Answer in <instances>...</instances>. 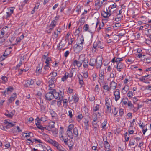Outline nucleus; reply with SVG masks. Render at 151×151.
Returning a JSON list of instances; mask_svg holds the SVG:
<instances>
[{"label":"nucleus","mask_w":151,"mask_h":151,"mask_svg":"<svg viewBox=\"0 0 151 151\" xmlns=\"http://www.w3.org/2000/svg\"><path fill=\"white\" fill-rule=\"evenodd\" d=\"M66 132L69 137L71 139L73 138V135L76 137L78 136V129L76 127L74 128V125L73 124H71L68 126Z\"/></svg>","instance_id":"obj_1"},{"label":"nucleus","mask_w":151,"mask_h":151,"mask_svg":"<svg viewBox=\"0 0 151 151\" xmlns=\"http://www.w3.org/2000/svg\"><path fill=\"white\" fill-rule=\"evenodd\" d=\"M84 43V40L83 38H80L78 43L75 44L74 46V49L77 52L81 51L83 48V44Z\"/></svg>","instance_id":"obj_2"},{"label":"nucleus","mask_w":151,"mask_h":151,"mask_svg":"<svg viewBox=\"0 0 151 151\" xmlns=\"http://www.w3.org/2000/svg\"><path fill=\"white\" fill-rule=\"evenodd\" d=\"M53 94V98H55V99L58 98V100H62L63 99V95L64 93L61 91H60L59 92H56L54 89H53L52 91Z\"/></svg>","instance_id":"obj_3"},{"label":"nucleus","mask_w":151,"mask_h":151,"mask_svg":"<svg viewBox=\"0 0 151 151\" xmlns=\"http://www.w3.org/2000/svg\"><path fill=\"white\" fill-rule=\"evenodd\" d=\"M99 48L100 49L103 48L102 44L99 41L95 42L94 43L93 45V48L92 49L93 52H96V50H98L97 49Z\"/></svg>","instance_id":"obj_4"},{"label":"nucleus","mask_w":151,"mask_h":151,"mask_svg":"<svg viewBox=\"0 0 151 151\" xmlns=\"http://www.w3.org/2000/svg\"><path fill=\"white\" fill-rule=\"evenodd\" d=\"M116 4L114 3L113 4L110 5L109 6L108 10L111 14L116 12Z\"/></svg>","instance_id":"obj_5"},{"label":"nucleus","mask_w":151,"mask_h":151,"mask_svg":"<svg viewBox=\"0 0 151 151\" xmlns=\"http://www.w3.org/2000/svg\"><path fill=\"white\" fill-rule=\"evenodd\" d=\"M57 24V23H56V21L54 20H52L50 25L48 26V28H49L48 30L47 31L48 33H50L51 31L53 29Z\"/></svg>","instance_id":"obj_6"},{"label":"nucleus","mask_w":151,"mask_h":151,"mask_svg":"<svg viewBox=\"0 0 151 151\" xmlns=\"http://www.w3.org/2000/svg\"><path fill=\"white\" fill-rule=\"evenodd\" d=\"M79 98L76 94L71 96H70L69 98V101L70 103H76L78 101Z\"/></svg>","instance_id":"obj_7"},{"label":"nucleus","mask_w":151,"mask_h":151,"mask_svg":"<svg viewBox=\"0 0 151 151\" xmlns=\"http://www.w3.org/2000/svg\"><path fill=\"white\" fill-rule=\"evenodd\" d=\"M56 79L55 78H51L48 81L49 86V88L50 89L53 88L55 87V82Z\"/></svg>","instance_id":"obj_8"},{"label":"nucleus","mask_w":151,"mask_h":151,"mask_svg":"<svg viewBox=\"0 0 151 151\" xmlns=\"http://www.w3.org/2000/svg\"><path fill=\"white\" fill-rule=\"evenodd\" d=\"M52 91L47 92L45 95V99L48 101H50L53 99Z\"/></svg>","instance_id":"obj_9"},{"label":"nucleus","mask_w":151,"mask_h":151,"mask_svg":"<svg viewBox=\"0 0 151 151\" xmlns=\"http://www.w3.org/2000/svg\"><path fill=\"white\" fill-rule=\"evenodd\" d=\"M4 123L6 125L4 129L6 128V129H7L8 128H10L14 126L15 125L16 123L15 122H10L7 120H5L4 121Z\"/></svg>","instance_id":"obj_10"},{"label":"nucleus","mask_w":151,"mask_h":151,"mask_svg":"<svg viewBox=\"0 0 151 151\" xmlns=\"http://www.w3.org/2000/svg\"><path fill=\"white\" fill-rule=\"evenodd\" d=\"M114 95L115 96V101H117L120 97L119 90L118 89H116L114 93Z\"/></svg>","instance_id":"obj_11"},{"label":"nucleus","mask_w":151,"mask_h":151,"mask_svg":"<svg viewBox=\"0 0 151 151\" xmlns=\"http://www.w3.org/2000/svg\"><path fill=\"white\" fill-rule=\"evenodd\" d=\"M102 58H101L98 60H96V68L97 69H100L102 65Z\"/></svg>","instance_id":"obj_12"},{"label":"nucleus","mask_w":151,"mask_h":151,"mask_svg":"<svg viewBox=\"0 0 151 151\" xmlns=\"http://www.w3.org/2000/svg\"><path fill=\"white\" fill-rule=\"evenodd\" d=\"M125 66L123 63H117V69L119 72L122 71V70L125 67Z\"/></svg>","instance_id":"obj_13"},{"label":"nucleus","mask_w":151,"mask_h":151,"mask_svg":"<svg viewBox=\"0 0 151 151\" xmlns=\"http://www.w3.org/2000/svg\"><path fill=\"white\" fill-rule=\"evenodd\" d=\"M37 122L36 123V125L38 128L39 129L42 130L44 129V128L40 124V120L39 118L37 117L35 119Z\"/></svg>","instance_id":"obj_14"},{"label":"nucleus","mask_w":151,"mask_h":151,"mask_svg":"<svg viewBox=\"0 0 151 151\" xmlns=\"http://www.w3.org/2000/svg\"><path fill=\"white\" fill-rule=\"evenodd\" d=\"M111 14L108 11V10H106V12L104 11L101 13V15L104 18H107L109 17L111 15Z\"/></svg>","instance_id":"obj_15"},{"label":"nucleus","mask_w":151,"mask_h":151,"mask_svg":"<svg viewBox=\"0 0 151 151\" xmlns=\"http://www.w3.org/2000/svg\"><path fill=\"white\" fill-rule=\"evenodd\" d=\"M117 85V83L113 81L111 82L109 86L110 90H114L115 89Z\"/></svg>","instance_id":"obj_16"},{"label":"nucleus","mask_w":151,"mask_h":151,"mask_svg":"<svg viewBox=\"0 0 151 151\" xmlns=\"http://www.w3.org/2000/svg\"><path fill=\"white\" fill-rule=\"evenodd\" d=\"M72 65L75 67L76 66L78 68H79L81 66L82 64L79 61L75 60L73 61Z\"/></svg>","instance_id":"obj_17"},{"label":"nucleus","mask_w":151,"mask_h":151,"mask_svg":"<svg viewBox=\"0 0 151 151\" xmlns=\"http://www.w3.org/2000/svg\"><path fill=\"white\" fill-rule=\"evenodd\" d=\"M42 65L41 64H39L38 66L37 67L36 72L38 74H39L41 73L42 72Z\"/></svg>","instance_id":"obj_18"},{"label":"nucleus","mask_w":151,"mask_h":151,"mask_svg":"<svg viewBox=\"0 0 151 151\" xmlns=\"http://www.w3.org/2000/svg\"><path fill=\"white\" fill-rule=\"evenodd\" d=\"M78 78L79 83L81 86H82L84 84V83L83 81V77L80 74L78 76Z\"/></svg>","instance_id":"obj_19"},{"label":"nucleus","mask_w":151,"mask_h":151,"mask_svg":"<svg viewBox=\"0 0 151 151\" xmlns=\"http://www.w3.org/2000/svg\"><path fill=\"white\" fill-rule=\"evenodd\" d=\"M13 88L12 87L10 86L6 88V90L5 91H4L2 92V93H4L5 95V93L6 92V93L8 94L9 93H11L13 91Z\"/></svg>","instance_id":"obj_20"},{"label":"nucleus","mask_w":151,"mask_h":151,"mask_svg":"<svg viewBox=\"0 0 151 151\" xmlns=\"http://www.w3.org/2000/svg\"><path fill=\"white\" fill-rule=\"evenodd\" d=\"M8 28L6 27H4L1 30V35H0V38H3L4 36L5 32H6V31L7 29Z\"/></svg>","instance_id":"obj_21"},{"label":"nucleus","mask_w":151,"mask_h":151,"mask_svg":"<svg viewBox=\"0 0 151 151\" xmlns=\"http://www.w3.org/2000/svg\"><path fill=\"white\" fill-rule=\"evenodd\" d=\"M106 101V106L109 107V106H111V99L109 98H106L105 99Z\"/></svg>","instance_id":"obj_22"},{"label":"nucleus","mask_w":151,"mask_h":151,"mask_svg":"<svg viewBox=\"0 0 151 151\" xmlns=\"http://www.w3.org/2000/svg\"><path fill=\"white\" fill-rule=\"evenodd\" d=\"M34 83V81L33 80L31 79L28 80L26 82L25 86L26 87H28L31 85L33 84Z\"/></svg>","instance_id":"obj_23"},{"label":"nucleus","mask_w":151,"mask_h":151,"mask_svg":"<svg viewBox=\"0 0 151 151\" xmlns=\"http://www.w3.org/2000/svg\"><path fill=\"white\" fill-rule=\"evenodd\" d=\"M96 60L94 58H91L89 62V64L91 66H94L95 64Z\"/></svg>","instance_id":"obj_24"},{"label":"nucleus","mask_w":151,"mask_h":151,"mask_svg":"<svg viewBox=\"0 0 151 151\" xmlns=\"http://www.w3.org/2000/svg\"><path fill=\"white\" fill-rule=\"evenodd\" d=\"M85 120L84 121V124L85 125V129L87 130H88L89 129V121L86 119H85Z\"/></svg>","instance_id":"obj_25"},{"label":"nucleus","mask_w":151,"mask_h":151,"mask_svg":"<svg viewBox=\"0 0 151 151\" xmlns=\"http://www.w3.org/2000/svg\"><path fill=\"white\" fill-rule=\"evenodd\" d=\"M53 145L58 150H61V149H63L62 147L56 142Z\"/></svg>","instance_id":"obj_26"},{"label":"nucleus","mask_w":151,"mask_h":151,"mask_svg":"<svg viewBox=\"0 0 151 151\" xmlns=\"http://www.w3.org/2000/svg\"><path fill=\"white\" fill-rule=\"evenodd\" d=\"M102 125V128L103 129H106V126L107 124V121L106 119H105L103 122H101Z\"/></svg>","instance_id":"obj_27"},{"label":"nucleus","mask_w":151,"mask_h":151,"mask_svg":"<svg viewBox=\"0 0 151 151\" xmlns=\"http://www.w3.org/2000/svg\"><path fill=\"white\" fill-rule=\"evenodd\" d=\"M83 29L85 31H88L92 33L91 30H89V25L88 24H86L84 25Z\"/></svg>","instance_id":"obj_28"},{"label":"nucleus","mask_w":151,"mask_h":151,"mask_svg":"<svg viewBox=\"0 0 151 151\" xmlns=\"http://www.w3.org/2000/svg\"><path fill=\"white\" fill-rule=\"evenodd\" d=\"M50 65H46L44 66V69L45 70V71H44V72H43L44 74H46L47 73V71H48L50 68Z\"/></svg>","instance_id":"obj_29"},{"label":"nucleus","mask_w":151,"mask_h":151,"mask_svg":"<svg viewBox=\"0 0 151 151\" xmlns=\"http://www.w3.org/2000/svg\"><path fill=\"white\" fill-rule=\"evenodd\" d=\"M39 5V4L38 3L36 4L35 6L34 7L33 10L31 12V14H33L35 13V12L37 10L38 8Z\"/></svg>","instance_id":"obj_30"},{"label":"nucleus","mask_w":151,"mask_h":151,"mask_svg":"<svg viewBox=\"0 0 151 151\" xmlns=\"http://www.w3.org/2000/svg\"><path fill=\"white\" fill-rule=\"evenodd\" d=\"M68 77H69L68 76V73H65L64 75L61 78V81H62L64 82L68 78Z\"/></svg>","instance_id":"obj_31"},{"label":"nucleus","mask_w":151,"mask_h":151,"mask_svg":"<svg viewBox=\"0 0 151 151\" xmlns=\"http://www.w3.org/2000/svg\"><path fill=\"white\" fill-rule=\"evenodd\" d=\"M100 91V88L98 85H96L94 89V91L95 94H98Z\"/></svg>","instance_id":"obj_32"},{"label":"nucleus","mask_w":151,"mask_h":151,"mask_svg":"<svg viewBox=\"0 0 151 151\" xmlns=\"http://www.w3.org/2000/svg\"><path fill=\"white\" fill-rule=\"evenodd\" d=\"M75 69V68H72L70 71V73H68V76L69 77L71 78L72 77Z\"/></svg>","instance_id":"obj_33"},{"label":"nucleus","mask_w":151,"mask_h":151,"mask_svg":"<svg viewBox=\"0 0 151 151\" xmlns=\"http://www.w3.org/2000/svg\"><path fill=\"white\" fill-rule=\"evenodd\" d=\"M57 73L56 72H53L50 73V74L48 76V78H50V76L51 78H55L57 76Z\"/></svg>","instance_id":"obj_34"},{"label":"nucleus","mask_w":151,"mask_h":151,"mask_svg":"<svg viewBox=\"0 0 151 151\" xmlns=\"http://www.w3.org/2000/svg\"><path fill=\"white\" fill-rule=\"evenodd\" d=\"M134 93L131 91H129L127 93V96L130 99H131L133 96Z\"/></svg>","instance_id":"obj_35"},{"label":"nucleus","mask_w":151,"mask_h":151,"mask_svg":"<svg viewBox=\"0 0 151 151\" xmlns=\"http://www.w3.org/2000/svg\"><path fill=\"white\" fill-rule=\"evenodd\" d=\"M25 134V137H26L27 139L28 137H32L33 136V134L32 132L27 133Z\"/></svg>","instance_id":"obj_36"},{"label":"nucleus","mask_w":151,"mask_h":151,"mask_svg":"<svg viewBox=\"0 0 151 151\" xmlns=\"http://www.w3.org/2000/svg\"><path fill=\"white\" fill-rule=\"evenodd\" d=\"M88 60H85V58L83 60V66L84 68H87L88 67Z\"/></svg>","instance_id":"obj_37"},{"label":"nucleus","mask_w":151,"mask_h":151,"mask_svg":"<svg viewBox=\"0 0 151 151\" xmlns=\"http://www.w3.org/2000/svg\"><path fill=\"white\" fill-rule=\"evenodd\" d=\"M129 88V86L127 85L125 86L122 89V92L124 93H126L127 91L128 90Z\"/></svg>","instance_id":"obj_38"},{"label":"nucleus","mask_w":151,"mask_h":151,"mask_svg":"<svg viewBox=\"0 0 151 151\" xmlns=\"http://www.w3.org/2000/svg\"><path fill=\"white\" fill-rule=\"evenodd\" d=\"M92 118L93 119V121L94 122H97L98 121L97 116L96 113L93 114Z\"/></svg>","instance_id":"obj_39"},{"label":"nucleus","mask_w":151,"mask_h":151,"mask_svg":"<svg viewBox=\"0 0 151 151\" xmlns=\"http://www.w3.org/2000/svg\"><path fill=\"white\" fill-rule=\"evenodd\" d=\"M128 99L127 97L123 98L122 99V102L124 105H126L128 102Z\"/></svg>","instance_id":"obj_40"},{"label":"nucleus","mask_w":151,"mask_h":151,"mask_svg":"<svg viewBox=\"0 0 151 151\" xmlns=\"http://www.w3.org/2000/svg\"><path fill=\"white\" fill-rule=\"evenodd\" d=\"M16 93H15V95H16ZM16 98V95L14 96L11 97L8 100L9 103H11L12 101H13Z\"/></svg>","instance_id":"obj_41"},{"label":"nucleus","mask_w":151,"mask_h":151,"mask_svg":"<svg viewBox=\"0 0 151 151\" xmlns=\"http://www.w3.org/2000/svg\"><path fill=\"white\" fill-rule=\"evenodd\" d=\"M103 88L106 90V91H108L110 90V87H109L107 85L105 84L103 86Z\"/></svg>","instance_id":"obj_42"},{"label":"nucleus","mask_w":151,"mask_h":151,"mask_svg":"<svg viewBox=\"0 0 151 151\" xmlns=\"http://www.w3.org/2000/svg\"><path fill=\"white\" fill-rule=\"evenodd\" d=\"M127 104L128 106L130 109L134 107L133 104L132 103L131 101H128Z\"/></svg>","instance_id":"obj_43"},{"label":"nucleus","mask_w":151,"mask_h":151,"mask_svg":"<svg viewBox=\"0 0 151 151\" xmlns=\"http://www.w3.org/2000/svg\"><path fill=\"white\" fill-rule=\"evenodd\" d=\"M104 145L106 148L109 149V147H110V145L107 141H104Z\"/></svg>","instance_id":"obj_44"},{"label":"nucleus","mask_w":151,"mask_h":151,"mask_svg":"<svg viewBox=\"0 0 151 151\" xmlns=\"http://www.w3.org/2000/svg\"><path fill=\"white\" fill-rule=\"evenodd\" d=\"M63 130L60 131L59 132V137L61 140H62L64 136H63Z\"/></svg>","instance_id":"obj_45"},{"label":"nucleus","mask_w":151,"mask_h":151,"mask_svg":"<svg viewBox=\"0 0 151 151\" xmlns=\"http://www.w3.org/2000/svg\"><path fill=\"white\" fill-rule=\"evenodd\" d=\"M97 122L98 121L94 122V121H93L92 122V125L94 128H96L98 126V125L97 124Z\"/></svg>","instance_id":"obj_46"},{"label":"nucleus","mask_w":151,"mask_h":151,"mask_svg":"<svg viewBox=\"0 0 151 151\" xmlns=\"http://www.w3.org/2000/svg\"><path fill=\"white\" fill-rule=\"evenodd\" d=\"M51 132L52 134L55 137H57L58 134V131L56 129H55L54 130H52Z\"/></svg>","instance_id":"obj_47"},{"label":"nucleus","mask_w":151,"mask_h":151,"mask_svg":"<svg viewBox=\"0 0 151 151\" xmlns=\"http://www.w3.org/2000/svg\"><path fill=\"white\" fill-rule=\"evenodd\" d=\"M51 61V59L50 57H48L46 60L45 63H46V65H50V61Z\"/></svg>","instance_id":"obj_48"},{"label":"nucleus","mask_w":151,"mask_h":151,"mask_svg":"<svg viewBox=\"0 0 151 151\" xmlns=\"http://www.w3.org/2000/svg\"><path fill=\"white\" fill-rule=\"evenodd\" d=\"M55 122L53 121H51L49 122L48 125L50 126L52 128L55 127Z\"/></svg>","instance_id":"obj_49"},{"label":"nucleus","mask_w":151,"mask_h":151,"mask_svg":"<svg viewBox=\"0 0 151 151\" xmlns=\"http://www.w3.org/2000/svg\"><path fill=\"white\" fill-rule=\"evenodd\" d=\"M99 79L101 82L103 81L104 79V75L99 74Z\"/></svg>","instance_id":"obj_50"},{"label":"nucleus","mask_w":151,"mask_h":151,"mask_svg":"<svg viewBox=\"0 0 151 151\" xmlns=\"http://www.w3.org/2000/svg\"><path fill=\"white\" fill-rule=\"evenodd\" d=\"M99 108V106L98 104H96L95 107L93 109V111L96 112L98 111Z\"/></svg>","instance_id":"obj_51"},{"label":"nucleus","mask_w":151,"mask_h":151,"mask_svg":"<svg viewBox=\"0 0 151 151\" xmlns=\"http://www.w3.org/2000/svg\"><path fill=\"white\" fill-rule=\"evenodd\" d=\"M32 142H38V143H42V141L40 139H32Z\"/></svg>","instance_id":"obj_52"},{"label":"nucleus","mask_w":151,"mask_h":151,"mask_svg":"<svg viewBox=\"0 0 151 151\" xmlns=\"http://www.w3.org/2000/svg\"><path fill=\"white\" fill-rule=\"evenodd\" d=\"M63 106L65 107H66L68 106V100L66 99H64L63 101Z\"/></svg>","instance_id":"obj_53"},{"label":"nucleus","mask_w":151,"mask_h":151,"mask_svg":"<svg viewBox=\"0 0 151 151\" xmlns=\"http://www.w3.org/2000/svg\"><path fill=\"white\" fill-rule=\"evenodd\" d=\"M67 137V136L64 137L62 139V140H63L64 143L66 145H68V144Z\"/></svg>","instance_id":"obj_54"},{"label":"nucleus","mask_w":151,"mask_h":151,"mask_svg":"<svg viewBox=\"0 0 151 151\" xmlns=\"http://www.w3.org/2000/svg\"><path fill=\"white\" fill-rule=\"evenodd\" d=\"M118 111V109H116V108H115L114 111L113 112V113L114 114V116H115L117 114Z\"/></svg>","instance_id":"obj_55"},{"label":"nucleus","mask_w":151,"mask_h":151,"mask_svg":"<svg viewBox=\"0 0 151 151\" xmlns=\"http://www.w3.org/2000/svg\"><path fill=\"white\" fill-rule=\"evenodd\" d=\"M14 9V7L9 8V9H8V12L12 14L13 13V11Z\"/></svg>","instance_id":"obj_56"},{"label":"nucleus","mask_w":151,"mask_h":151,"mask_svg":"<svg viewBox=\"0 0 151 151\" xmlns=\"http://www.w3.org/2000/svg\"><path fill=\"white\" fill-rule=\"evenodd\" d=\"M83 118V116L82 114H80L78 115L77 118L78 119V120L79 122Z\"/></svg>","instance_id":"obj_57"},{"label":"nucleus","mask_w":151,"mask_h":151,"mask_svg":"<svg viewBox=\"0 0 151 151\" xmlns=\"http://www.w3.org/2000/svg\"><path fill=\"white\" fill-rule=\"evenodd\" d=\"M5 39L3 38L0 37V46L3 45L5 41Z\"/></svg>","instance_id":"obj_58"},{"label":"nucleus","mask_w":151,"mask_h":151,"mask_svg":"<svg viewBox=\"0 0 151 151\" xmlns=\"http://www.w3.org/2000/svg\"><path fill=\"white\" fill-rule=\"evenodd\" d=\"M123 60V59L122 58H117L115 60V62L116 63H120V62Z\"/></svg>","instance_id":"obj_59"},{"label":"nucleus","mask_w":151,"mask_h":151,"mask_svg":"<svg viewBox=\"0 0 151 151\" xmlns=\"http://www.w3.org/2000/svg\"><path fill=\"white\" fill-rule=\"evenodd\" d=\"M119 114L120 116H122L124 114L123 109H120L119 110Z\"/></svg>","instance_id":"obj_60"},{"label":"nucleus","mask_w":151,"mask_h":151,"mask_svg":"<svg viewBox=\"0 0 151 151\" xmlns=\"http://www.w3.org/2000/svg\"><path fill=\"white\" fill-rule=\"evenodd\" d=\"M1 78L4 83L8 81V78L6 76H3L1 77Z\"/></svg>","instance_id":"obj_61"},{"label":"nucleus","mask_w":151,"mask_h":151,"mask_svg":"<svg viewBox=\"0 0 151 151\" xmlns=\"http://www.w3.org/2000/svg\"><path fill=\"white\" fill-rule=\"evenodd\" d=\"M104 23L103 22H102L101 24L99 25V27L97 29V30H98V31H99L101 29H102L103 27H104Z\"/></svg>","instance_id":"obj_62"},{"label":"nucleus","mask_w":151,"mask_h":151,"mask_svg":"<svg viewBox=\"0 0 151 151\" xmlns=\"http://www.w3.org/2000/svg\"><path fill=\"white\" fill-rule=\"evenodd\" d=\"M132 101L133 103L136 104L137 102L138 99L137 97H135L133 98Z\"/></svg>","instance_id":"obj_63"},{"label":"nucleus","mask_w":151,"mask_h":151,"mask_svg":"<svg viewBox=\"0 0 151 151\" xmlns=\"http://www.w3.org/2000/svg\"><path fill=\"white\" fill-rule=\"evenodd\" d=\"M40 119V121H46L47 118L45 116H44L41 118Z\"/></svg>","instance_id":"obj_64"}]
</instances>
